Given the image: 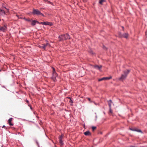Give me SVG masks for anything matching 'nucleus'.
<instances>
[{"mask_svg":"<svg viewBox=\"0 0 147 147\" xmlns=\"http://www.w3.org/2000/svg\"><path fill=\"white\" fill-rule=\"evenodd\" d=\"M44 25L52 26L53 25V24L51 22H44Z\"/></svg>","mask_w":147,"mask_h":147,"instance_id":"10","label":"nucleus"},{"mask_svg":"<svg viewBox=\"0 0 147 147\" xmlns=\"http://www.w3.org/2000/svg\"><path fill=\"white\" fill-rule=\"evenodd\" d=\"M63 137V136L62 135H61V136L59 138H61V139H62V137Z\"/></svg>","mask_w":147,"mask_h":147,"instance_id":"29","label":"nucleus"},{"mask_svg":"<svg viewBox=\"0 0 147 147\" xmlns=\"http://www.w3.org/2000/svg\"><path fill=\"white\" fill-rule=\"evenodd\" d=\"M131 130H133V131H138V132H142V131H141L140 130H136V129H130Z\"/></svg>","mask_w":147,"mask_h":147,"instance_id":"15","label":"nucleus"},{"mask_svg":"<svg viewBox=\"0 0 147 147\" xmlns=\"http://www.w3.org/2000/svg\"><path fill=\"white\" fill-rule=\"evenodd\" d=\"M109 108H111V104H109Z\"/></svg>","mask_w":147,"mask_h":147,"instance_id":"26","label":"nucleus"},{"mask_svg":"<svg viewBox=\"0 0 147 147\" xmlns=\"http://www.w3.org/2000/svg\"><path fill=\"white\" fill-rule=\"evenodd\" d=\"M103 48L104 49H105V50H107V48L106 47H105L104 46H103Z\"/></svg>","mask_w":147,"mask_h":147,"instance_id":"20","label":"nucleus"},{"mask_svg":"<svg viewBox=\"0 0 147 147\" xmlns=\"http://www.w3.org/2000/svg\"><path fill=\"white\" fill-rule=\"evenodd\" d=\"M47 46H50V45L48 43H47L46 44H42L41 45H39V47L40 48H42L44 50L46 49V47Z\"/></svg>","mask_w":147,"mask_h":147,"instance_id":"5","label":"nucleus"},{"mask_svg":"<svg viewBox=\"0 0 147 147\" xmlns=\"http://www.w3.org/2000/svg\"><path fill=\"white\" fill-rule=\"evenodd\" d=\"M39 24H42V25H44V22H41L40 23H39Z\"/></svg>","mask_w":147,"mask_h":147,"instance_id":"25","label":"nucleus"},{"mask_svg":"<svg viewBox=\"0 0 147 147\" xmlns=\"http://www.w3.org/2000/svg\"><path fill=\"white\" fill-rule=\"evenodd\" d=\"M59 38L60 41H62L67 39H69L70 37L68 34H65L62 35L60 36H59Z\"/></svg>","mask_w":147,"mask_h":147,"instance_id":"1","label":"nucleus"},{"mask_svg":"<svg viewBox=\"0 0 147 147\" xmlns=\"http://www.w3.org/2000/svg\"><path fill=\"white\" fill-rule=\"evenodd\" d=\"M5 127V125H3V126L2 127L3 128H4Z\"/></svg>","mask_w":147,"mask_h":147,"instance_id":"31","label":"nucleus"},{"mask_svg":"<svg viewBox=\"0 0 147 147\" xmlns=\"http://www.w3.org/2000/svg\"><path fill=\"white\" fill-rule=\"evenodd\" d=\"M57 76V74L55 72V70L54 68H53V79L54 81H55L56 80V77Z\"/></svg>","mask_w":147,"mask_h":147,"instance_id":"4","label":"nucleus"},{"mask_svg":"<svg viewBox=\"0 0 147 147\" xmlns=\"http://www.w3.org/2000/svg\"><path fill=\"white\" fill-rule=\"evenodd\" d=\"M109 113H112V111L111 109V108H109Z\"/></svg>","mask_w":147,"mask_h":147,"instance_id":"18","label":"nucleus"},{"mask_svg":"<svg viewBox=\"0 0 147 147\" xmlns=\"http://www.w3.org/2000/svg\"><path fill=\"white\" fill-rule=\"evenodd\" d=\"M98 81H99V82H100V81H102V79H101V78H100V79H99L98 80Z\"/></svg>","mask_w":147,"mask_h":147,"instance_id":"24","label":"nucleus"},{"mask_svg":"<svg viewBox=\"0 0 147 147\" xmlns=\"http://www.w3.org/2000/svg\"><path fill=\"white\" fill-rule=\"evenodd\" d=\"M84 134L86 136H90V135L91 134L90 132L89 131H87L84 132Z\"/></svg>","mask_w":147,"mask_h":147,"instance_id":"11","label":"nucleus"},{"mask_svg":"<svg viewBox=\"0 0 147 147\" xmlns=\"http://www.w3.org/2000/svg\"><path fill=\"white\" fill-rule=\"evenodd\" d=\"M48 1V0H45V2H47V1Z\"/></svg>","mask_w":147,"mask_h":147,"instance_id":"32","label":"nucleus"},{"mask_svg":"<svg viewBox=\"0 0 147 147\" xmlns=\"http://www.w3.org/2000/svg\"><path fill=\"white\" fill-rule=\"evenodd\" d=\"M111 102H112L111 100H109V101H108V105L110 104H111Z\"/></svg>","mask_w":147,"mask_h":147,"instance_id":"19","label":"nucleus"},{"mask_svg":"<svg viewBox=\"0 0 147 147\" xmlns=\"http://www.w3.org/2000/svg\"><path fill=\"white\" fill-rule=\"evenodd\" d=\"M131 147H134V146H131Z\"/></svg>","mask_w":147,"mask_h":147,"instance_id":"35","label":"nucleus"},{"mask_svg":"<svg viewBox=\"0 0 147 147\" xmlns=\"http://www.w3.org/2000/svg\"><path fill=\"white\" fill-rule=\"evenodd\" d=\"M12 119L13 118H10L8 120V123L10 126H13V124L11 123Z\"/></svg>","mask_w":147,"mask_h":147,"instance_id":"9","label":"nucleus"},{"mask_svg":"<svg viewBox=\"0 0 147 147\" xmlns=\"http://www.w3.org/2000/svg\"><path fill=\"white\" fill-rule=\"evenodd\" d=\"M128 34L124 33L123 34L122 36H120L127 38L128 37Z\"/></svg>","mask_w":147,"mask_h":147,"instance_id":"12","label":"nucleus"},{"mask_svg":"<svg viewBox=\"0 0 147 147\" xmlns=\"http://www.w3.org/2000/svg\"><path fill=\"white\" fill-rule=\"evenodd\" d=\"M32 13L34 15H41L43 16H44V15L43 14L41 13L40 11L37 9H33Z\"/></svg>","mask_w":147,"mask_h":147,"instance_id":"3","label":"nucleus"},{"mask_svg":"<svg viewBox=\"0 0 147 147\" xmlns=\"http://www.w3.org/2000/svg\"><path fill=\"white\" fill-rule=\"evenodd\" d=\"M59 143L61 145L63 144V141H62V140L61 139V138H59Z\"/></svg>","mask_w":147,"mask_h":147,"instance_id":"13","label":"nucleus"},{"mask_svg":"<svg viewBox=\"0 0 147 147\" xmlns=\"http://www.w3.org/2000/svg\"><path fill=\"white\" fill-rule=\"evenodd\" d=\"M102 79V80H104V78H101Z\"/></svg>","mask_w":147,"mask_h":147,"instance_id":"30","label":"nucleus"},{"mask_svg":"<svg viewBox=\"0 0 147 147\" xmlns=\"http://www.w3.org/2000/svg\"><path fill=\"white\" fill-rule=\"evenodd\" d=\"M26 20L28 21H29V22H30L31 21L29 19H26Z\"/></svg>","mask_w":147,"mask_h":147,"instance_id":"21","label":"nucleus"},{"mask_svg":"<svg viewBox=\"0 0 147 147\" xmlns=\"http://www.w3.org/2000/svg\"><path fill=\"white\" fill-rule=\"evenodd\" d=\"M26 102L27 103H28V102H29V101L28 100H27Z\"/></svg>","mask_w":147,"mask_h":147,"instance_id":"33","label":"nucleus"},{"mask_svg":"<svg viewBox=\"0 0 147 147\" xmlns=\"http://www.w3.org/2000/svg\"><path fill=\"white\" fill-rule=\"evenodd\" d=\"M1 11L3 13H5V11H4V10H1Z\"/></svg>","mask_w":147,"mask_h":147,"instance_id":"23","label":"nucleus"},{"mask_svg":"<svg viewBox=\"0 0 147 147\" xmlns=\"http://www.w3.org/2000/svg\"><path fill=\"white\" fill-rule=\"evenodd\" d=\"M94 68L96 69L100 70V69L102 67V66L101 65H95L94 66Z\"/></svg>","mask_w":147,"mask_h":147,"instance_id":"6","label":"nucleus"},{"mask_svg":"<svg viewBox=\"0 0 147 147\" xmlns=\"http://www.w3.org/2000/svg\"><path fill=\"white\" fill-rule=\"evenodd\" d=\"M88 100H89V101H90V98H88Z\"/></svg>","mask_w":147,"mask_h":147,"instance_id":"28","label":"nucleus"},{"mask_svg":"<svg viewBox=\"0 0 147 147\" xmlns=\"http://www.w3.org/2000/svg\"><path fill=\"white\" fill-rule=\"evenodd\" d=\"M7 29L6 27L5 26L0 28V30L4 31Z\"/></svg>","mask_w":147,"mask_h":147,"instance_id":"8","label":"nucleus"},{"mask_svg":"<svg viewBox=\"0 0 147 147\" xmlns=\"http://www.w3.org/2000/svg\"><path fill=\"white\" fill-rule=\"evenodd\" d=\"M70 102L72 103L73 102V101H72V100H71L70 99Z\"/></svg>","mask_w":147,"mask_h":147,"instance_id":"27","label":"nucleus"},{"mask_svg":"<svg viewBox=\"0 0 147 147\" xmlns=\"http://www.w3.org/2000/svg\"><path fill=\"white\" fill-rule=\"evenodd\" d=\"M48 3H50V4H51L52 3L51 2L48 1H47V2Z\"/></svg>","mask_w":147,"mask_h":147,"instance_id":"22","label":"nucleus"},{"mask_svg":"<svg viewBox=\"0 0 147 147\" xmlns=\"http://www.w3.org/2000/svg\"><path fill=\"white\" fill-rule=\"evenodd\" d=\"M104 1V0H100L99 1V3L101 4H102L103 2Z\"/></svg>","mask_w":147,"mask_h":147,"instance_id":"16","label":"nucleus"},{"mask_svg":"<svg viewBox=\"0 0 147 147\" xmlns=\"http://www.w3.org/2000/svg\"><path fill=\"white\" fill-rule=\"evenodd\" d=\"M130 71L129 70H127L124 71V74L121 75V77L119 78V80H123L126 77L127 74L129 73Z\"/></svg>","mask_w":147,"mask_h":147,"instance_id":"2","label":"nucleus"},{"mask_svg":"<svg viewBox=\"0 0 147 147\" xmlns=\"http://www.w3.org/2000/svg\"><path fill=\"white\" fill-rule=\"evenodd\" d=\"M37 23L39 24V22L37 21L33 20L32 21L31 24L33 26H34Z\"/></svg>","mask_w":147,"mask_h":147,"instance_id":"7","label":"nucleus"},{"mask_svg":"<svg viewBox=\"0 0 147 147\" xmlns=\"http://www.w3.org/2000/svg\"><path fill=\"white\" fill-rule=\"evenodd\" d=\"M104 80H109L112 77H103Z\"/></svg>","mask_w":147,"mask_h":147,"instance_id":"14","label":"nucleus"},{"mask_svg":"<svg viewBox=\"0 0 147 147\" xmlns=\"http://www.w3.org/2000/svg\"><path fill=\"white\" fill-rule=\"evenodd\" d=\"M92 129L93 131H94L96 129V127L93 126L92 127Z\"/></svg>","mask_w":147,"mask_h":147,"instance_id":"17","label":"nucleus"},{"mask_svg":"<svg viewBox=\"0 0 147 147\" xmlns=\"http://www.w3.org/2000/svg\"><path fill=\"white\" fill-rule=\"evenodd\" d=\"M122 28H123V30L124 29V27L122 26Z\"/></svg>","mask_w":147,"mask_h":147,"instance_id":"34","label":"nucleus"}]
</instances>
